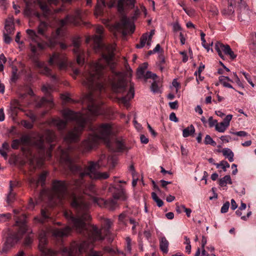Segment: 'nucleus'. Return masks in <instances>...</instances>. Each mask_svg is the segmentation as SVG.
<instances>
[{"label":"nucleus","instance_id":"48","mask_svg":"<svg viewBox=\"0 0 256 256\" xmlns=\"http://www.w3.org/2000/svg\"><path fill=\"white\" fill-rule=\"evenodd\" d=\"M26 115L28 117L32 122L36 121V115L32 112L28 111L26 113Z\"/></svg>","mask_w":256,"mask_h":256},{"label":"nucleus","instance_id":"37","mask_svg":"<svg viewBox=\"0 0 256 256\" xmlns=\"http://www.w3.org/2000/svg\"><path fill=\"white\" fill-rule=\"evenodd\" d=\"M165 59L162 56H160L158 58V63L160 70L162 72L164 69V64Z\"/></svg>","mask_w":256,"mask_h":256},{"label":"nucleus","instance_id":"53","mask_svg":"<svg viewBox=\"0 0 256 256\" xmlns=\"http://www.w3.org/2000/svg\"><path fill=\"white\" fill-rule=\"evenodd\" d=\"M232 118V114H228L224 118L222 122L228 126H230V121L231 120Z\"/></svg>","mask_w":256,"mask_h":256},{"label":"nucleus","instance_id":"54","mask_svg":"<svg viewBox=\"0 0 256 256\" xmlns=\"http://www.w3.org/2000/svg\"><path fill=\"white\" fill-rule=\"evenodd\" d=\"M158 86L156 82L152 83L151 86V90L154 92H158Z\"/></svg>","mask_w":256,"mask_h":256},{"label":"nucleus","instance_id":"46","mask_svg":"<svg viewBox=\"0 0 256 256\" xmlns=\"http://www.w3.org/2000/svg\"><path fill=\"white\" fill-rule=\"evenodd\" d=\"M21 123L26 128L31 129L33 127V124L27 120H22Z\"/></svg>","mask_w":256,"mask_h":256},{"label":"nucleus","instance_id":"63","mask_svg":"<svg viewBox=\"0 0 256 256\" xmlns=\"http://www.w3.org/2000/svg\"><path fill=\"white\" fill-rule=\"evenodd\" d=\"M180 54L182 56V62H186L188 60V56L186 54V52L185 51L180 52Z\"/></svg>","mask_w":256,"mask_h":256},{"label":"nucleus","instance_id":"21","mask_svg":"<svg viewBox=\"0 0 256 256\" xmlns=\"http://www.w3.org/2000/svg\"><path fill=\"white\" fill-rule=\"evenodd\" d=\"M47 174L48 172H44L40 175L38 180H36L34 178H31L30 180V184H36V185L41 184L42 186H43L44 184Z\"/></svg>","mask_w":256,"mask_h":256},{"label":"nucleus","instance_id":"11","mask_svg":"<svg viewBox=\"0 0 256 256\" xmlns=\"http://www.w3.org/2000/svg\"><path fill=\"white\" fill-rule=\"evenodd\" d=\"M113 198L109 199L104 200L103 198H99L98 197H92V200L94 205H98L100 207L104 206L110 210H114L118 207L116 200L120 199L122 200H125L126 196L123 190L119 189L116 190L113 193Z\"/></svg>","mask_w":256,"mask_h":256},{"label":"nucleus","instance_id":"64","mask_svg":"<svg viewBox=\"0 0 256 256\" xmlns=\"http://www.w3.org/2000/svg\"><path fill=\"white\" fill-rule=\"evenodd\" d=\"M32 242V238L30 236H27L24 240V244L26 246H30Z\"/></svg>","mask_w":256,"mask_h":256},{"label":"nucleus","instance_id":"3","mask_svg":"<svg viewBox=\"0 0 256 256\" xmlns=\"http://www.w3.org/2000/svg\"><path fill=\"white\" fill-rule=\"evenodd\" d=\"M62 114L65 120L59 118H52L50 122V124L56 126L59 130H62L66 128L68 121H75L76 126L72 130L68 132L64 137V140L66 143L78 141L86 122L92 120V118L80 112H75L68 109L64 110Z\"/></svg>","mask_w":256,"mask_h":256},{"label":"nucleus","instance_id":"32","mask_svg":"<svg viewBox=\"0 0 256 256\" xmlns=\"http://www.w3.org/2000/svg\"><path fill=\"white\" fill-rule=\"evenodd\" d=\"M112 224V222L110 219H105L104 224V230L105 232L106 235L109 232L110 229Z\"/></svg>","mask_w":256,"mask_h":256},{"label":"nucleus","instance_id":"49","mask_svg":"<svg viewBox=\"0 0 256 256\" xmlns=\"http://www.w3.org/2000/svg\"><path fill=\"white\" fill-rule=\"evenodd\" d=\"M242 74L244 76L248 82L252 86L254 87V84L252 82L249 74L244 72H242Z\"/></svg>","mask_w":256,"mask_h":256},{"label":"nucleus","instance_id":"23","mask_svg":"<svg viewBox=\"0 0 256 256\" xmlns=\"http://www.w3.org/2000/svg\"><path fill=\"white\" fill-rule=\"evenodd\" d=\"M39 6L46 16L50 14V10L48 7V2L46 1L39 0L38 1Z\"/></svg>","mask_w":256,"mask_h":256},{"label":"nucleus","instance_id":"18","mask_svg":"<svg viewBox=\"0 0 256 256\" xmlns=\"http://www.w3.org/2000/svg\"><path fill=\"white\" fill-rule=\"evenodd\" d=\"M106 6L105 0H98L95 8L94 14L96 17L102 16L104 13V8Z\"/></svg>","mask_w":256,"mask_h":256},{"label":"nucleus","instance_id":"55","mask_svg":"<svg viewBox=\"0 0 256 256\" xmlns=\"http://www.w3.org/2000/svg\"><path fill=\"white\" fill-rule=\"evenodd\" d=\"M236 192L240 196L244 195L246 193L245 188L243 186H238L236 190Z\"/></svg>","mask_w":256,"mask_h":256},{"label":"nucleus","instance_id":"61","mask_svg":"<svg viewBox=\"0 0 256 256\" xmlns=\"http://www.w3.org/2000/svg\"><path fill=\"white\" fill-rule=\"evenodd\" d=\"M147 126L152 135L154 137L156 136H157V133L154 131V130H153V128L148 123H147Z\"/></svg>","mask_w":256,"mask_h":256},{"label":"nucleus","instance_id":"24","mask_svg":"<svg viewBox=\"0 0 256 256\" xmlns=\"http://www.w3.org/2000/svg\"><path fill=\"white\" fill-rule=\"evenodd\" d=\"M219 81L224 86L233 88L232 86L229 84L228 82H232L228 76H220L219 77Z\"/></svg>","mask_w":256,"mask_h":256},{"label":"nucleus","instance_id":"60","mask_svg":"<svg viewBox=\"0 0 256 256\" xmlns=\"http://www.w3.org/2000/svg\"><path fill=\"white\" fill-rule=\"evenodd\" d=\"M170 120L171 121L174 122H178V118H176V115L174 112H172L170 115Z\"/></svg>","mask_w":256,"mask_h":256},{"label":"nucleus","instance_id":"58","mask_svg":"<svg viewBox=\"0 0 256 256\" xmlns=\"http://www.w3.org/2000/svg\"><path fill=\"white\" fill-rule=\"evenodd\" d=\"M19 184V182L18 181H10V190H12L13 188L18 186Z\"/></svg>","mask_w":256,"mask_h":256},{"label":"nucleus","instance_id":"7","mask_svg":"<svg viewBox=\"0 0 256 256\" xmlns=\"http://www.w3.org/2000/svg\"><path fill=\"white\" fill-rule=\"evenodd\" d=\"M28 36V40L30 42V48L32 54L30 55V58L34 63L35 66L40 68V72L48 76H52L54 80H56V75H52L51 70L48 68L45 64L40 62L38 60V51L42 50L44 48V45L39 42L40 38L36 32L32 30L28 29L26 30Z\"/></svg>","mask_w":256,"mask_h":256},{"label":"nucleus","instance_id":"56","mask_svg":"<svg viewBox=\"0 0 256 256\" xmlns=\"http://www.w3.org/2000/svg\"><path fill=\"white\" fill-rule=\"evenodd\" d=\"M145 70H144L142 68H140V66L138 68V70H137V75L139 77H142V76H144V77Z\"/></svg>","mask_w":256,"mask_h":256},{"label":"nucleus","instance_id":"20","mask_svg":"<svg viewBox=\"0 0 256 256\" xmlns=\"http://www.w3.org/2000/svg\"><path fill=\"white\" fill-rule=\"evenodd\" d=\"M35 220L41 223H44L50 220L51 218L46 210L42 209L41 210L40 216V217H36Z\"/></svg>","mask_w":256,"mask_h":256},{"label":"nucleus","instance_id":"22","mask_svg":"<svg viewBox=\"0 0 256 256\" xmlns=\"http://www.w3.org/2000/svg\"><path fill=\"white\" fill-rule=\"evenodd\" d=\"M169 242L166 237L162 236L160 238V248L164 254L168 252Z\"/></svg>","mask_w":256,"mask_h":256},{"label":"nucleus","instance_id":"43","mask_svg":"<svg viewBox=\"0 0 256 256\" xmlns=\"http://www.w3.org/2000/svg\"><path fill=\"white\" fill-rule=\"evenodd\" d=\"M126 250L129 253H130L132 250V240L129 237H127L126 239Z\"/></svg>","mask_w":256,"mask_h":256},{"label":"nucleus","instance_id":"2","mask_svg":"<svg viewBox=\"0 0 256 256\" xmlns=\"http://www.w3.org/2000/svg\"><path fill=\"white\" fill-rule=\"evenodd\" d=\"M104 28L102 26H98L96 29L97 34L86 38V42L91 40L94 42V48L96 51L105 49L106 52L102 54V58L98 62H93L88 66V70L84 74L83 84L86 86L90 92L85 96V100L88 102V112L93 116L102 114L104 110L102 107V102L97 100L106 90L107 86H110L116 92H124L126 90V82L122 74L114 72L113 79L107 78L104 76V70L106 65L114 66L112 62L115 46L114 45L104 46L102 43Z\"/></svg>","mask_w":256,"mask_h":256},{"label":"nucleus","instance_id":"26","mask_svg":"<svg viewBox=\"0 0 256 256\" xmlns=\"http://www.w3.org/2000/svg\"><path fill=\"white\" fill-rule=\"evenodd\" d=\"M222 153L224 156H225L226 158H228V160L230 162H232L234 161V153L233 152L228 148H224L222 150Z\"/></svg>","mask_w":256,"mask_h":256},{"label":"nucleus","instance_id":"17","mask_svg":"<svg viewBox=\"0 0 256 256\" xmlns=\"http://www.w3.org/2000/svg\"><path fill=\"white\" fill-rule=\"evenodd\" d=\"M42 91L46 92L47 94V98H42L40 101V106L46 103L49 104L50 106L52 104V98L51 96L50 92L52 90V88L50 86H43L42 88Z\"/></svg>","mask_w":256,"mask_h":256},{"label":"nucleus","instance_id":"6","mask_svg":"<svg viewBox=\"0 0 256 256\" xmlns=\"http://www.w3.org/2000/svg\"><path fill=\"white\" fill-rule=\"evenodd\" d=\"M82 12L80 10H76L74 15H67L64 19L60 21V27L58 28L54 33H53L51 37H49L46 34L48 25L44 22H41L38 28V34L44 36L49 41L50 46H54L57 42V38L61 34L62 31V27L68 24L78 26L80 24L82 19Z\"/></svg>","mask_w":256,"mask_h":256},{"label":"nucleus","instance_id":"29","mask_svg":"<svg viewBox=\"0 0 256 256\" xmlns=\"http://www.w3.org/2000/svg\"><path fill=\"white\" fill-rule=\"evenodd\" d=\"M195 132V128L193 125L191 124L184 128L182 131V136L184 138H187Z\"/></svg>","mask_w":256,"mask_h":256},{"label":"nucleus","instance_id":"34","mask_svg":"<svg viewBox=\"0 0 256 256\" xmlns=\"http://www.w3.org/2000/svg\"><path fill=\"white\" fill-rule=\"evenodd\" d=\"M12 218V214L10 213L0 214V222H5L9 220Z\"/></svg>","mask_w":256,"mask_h":256},{"label":"nucleus","instance_id":"50","mask_svg":"<svg viewBox=\"0 0 256 256\" xmlns=\"http://www.w3.org/2000/svg\"><path fill=\"white\" fill-rule=\"evenodd\" d=\"M10 35V34H6L5 32H4V42L6 44H10L12 40Z\"/></svg>","mask_w":256,"mask_h":256},{"label":"nucleus","instance_id":"13","mask_svg":"<svg viewBox=\"0 0 256 256\" xmlns=\"http://www.w3.org/2000/svg\"><path fill=\"white\" fill-rule=\"evenodd\" d=\"M80 42L79 37L74 38L72 40V45L74 47L73 52L76 56V62L78 64L82 65L84 62V54L80 48Z\"/></svg>","mask_w":256,"mask_h":256},{"label":"nucleus","instance_id":"8","mask_svg":"<svg viewBox=\"0 0 256 256\" xmlns=\"http://www.w3.org/2000/svg\"><path fill=\"white\" fill-rule=\"evenodd\" d=\"M134 3L135 0H118V2L117 8L121 14V18L120 21L115 24L114 28L117 32H122L124 36L129 32L133 33L134 30V28L129 18L124 14V5L132 8L134 7Z\"/></svg>","mask_w":256,"mask_h":256},{"label":"nucleus","instance_id":"47","mask_svg":"<svg viewBox=\"0 0 256 256\" xmlns=\"http://www.w3.org/2000/svg\"><path fill=\"white\" fill-rule=\"evenodd\" d=\"M144 78L146 79L150 78L155 80L157 78V76L156 74H153L151 72L148 71L144 75Z\"/></svg>","mask_w":256,"mask_h":256},{"label":"nucleus","instance_id":"36","mask_svg":"<svg viewBox=\"0 0 256 256\" xmlns=\"http://www.w3.org/2000/svg\"><path fill=\"white\" fill-rule=\"evenodd\" d=\"M216 166L217 168H219L221 166L224 172L226 171V168H228L230 166L229 164L226 161L224 160H222L220 163L216 164Z\"/></svg>","mask_w":256,"mask_h":256},{"label":"nucleus","instance_id":"57","mask_svg":"<svg viewBox=\"0 0 256 256\" xmlns=\"http://www.w3.org/2000/svg\"><path fill=\"white\" fill-rule=\"evenodd\" d=\"M108 163H111L112 166L114 168L115 166L116 163V160L113 156H109L107 158Z\"/></svg>","mask_w":256,"mask_h":256},{"label":"nucleus","instance_id":"28","mask_svg":"<svg viewBox=\"0 0 256 256\" xmlns=\"http://www.w3.org/2000/svg\"><path fill=\"white\" fill-rule=\"evenodd\" d=\"M234 12V10L232 2H228V7L222 10V14L224 16H230Z\"/></svg>","mask_w":256,"mask_h":256},{"label":"nucleus","instance_id":"30","mask_svg":"<svg viewBox=\"0 0 256 256\" xmlns=\"http://www.w3.org/2000/svg\"><path fill=\"white\" fill-rule=\"evenodd\" d=\"M228 127L224 123L222 122L220 123L217 122L216 124L215 129L220 132H224Z\"/></svg>","mask_w":256,"mask_h":256},{"label":"nucleus","instance_id":"16","mask_svg":"<svg viewBox=\"0 0 256 256\" xmlns=\"http://www.w3.org/2000/svg\"><path fill=\"white\" fill-rule=\"evenodd\" d=\"M134 85L133 84L130 83L128 91L126 96L118 98V102L123 104L125 106H127L128 105L129 100L134 98Z\"/></svg>","mask_w":256,"mask_h":256},{"label":"nucleus","instance_id":"62","mask_svg":"<svg viewBox=\"0 0 256 256\" xmlns=\"http://www.w3.org/2000/svg\"><path fill=\"white\" fill-rule=\"evenodd\" d=\"M234 135L239 136H248V133L244 131H239L233 133Z\"/></svg>","mask_w":256,"mask_h":256},{"label":"nucleus","instance_id":"40","mask_svg":"<svg viewBox=\"0 0 256 256\" xmlns=\"http://www.w3.org/2000/svg\"><path fill=\"white\" fill-rule=\"evenodd\" d=\"M106 158V156L105 154H102L100 157V158L98 160V162H96V163H95L96 164V167L98 166V167H100V166H106V164H104L102 163V160H105Z\"/></svg>","mask_w":256,"mask_h":256},{"label":"nucleus","instance_id":"44","mask_svg":"<svg viewBox=\"0 0 256 256\" xmlns=\"http://www.w3.org/2000/svg\"><path fill=\"white\" fill-rule=\"evenodd\" d=\"M12 191L10 190V192L7 197V202L8 204L12 202L15 198V194L12 192Z\"/></svg>","mask_w":256,"mask_h":256},{"label":"nucleus","instance_id":"38","mask_svg":"<svg viewBox=\"0 0 256 256\" xmlns=\"http://www.w3.org/2000/svg\"><path fill=\"white\" fill-rule=\"evenodd\" d=\"M20 140L21 144H26L30 142L31 138L28 135H23L21 136Z\"/></svg>","mask_w":256,"mask_h":256},{"label":"nucleus","instance_id":"51","mask_svg":"<svg viewBox=\"0 0 256 256\" xmlns=\"http://www.w3.org/2000/svg\"><path fill=\"white\" fill-rule=\"evenodd\" d=\"M210 11L212 12L213 16L218 15V8L214 6H210Z\"/></svg>","mask_w":256,"mask_h":256},{"label":"nucleus","instance_id":"9","mask_svg":"<svg viewBox=\"0 0 256 256\" xmlns=\"http://www.w3.org/2000/svg\"><path fill=\"white\" fill-rule=\"evenodd\" d=\"M26 216L24 214H22V218H16V225L18 226L16 232L8 230L6 236V240L2 248L3 252H6L13 246L22 238V236L28 230L26 224Z\"/></svg>","mask_w":256,"mask_h":256},{"label":"nucleus","instance_id":"25","mask_svg":"<svg viewBox=\"0 0 256 256\" xmlns=\"http://www.w3.org/2000/svg\"><path fill=\"white\" fill-rule=\"evenodd\" d=\"M227 184H232V180L230 175H226L219 180L220 186H226Z\"/></svg>","mask_w":256,"mask_h":256},{"label":"nucleus","instance_id":"59","mask_svg":"<svg viewBox=\"0 0 256 256\" xmlns=\"http://www.w3.org/2000/svg\"><path fill=\"white\" fill-rule=\"evenodd\" d=\"M169 106L171 109H176L178 108V101L170 102L169 103Z\"/></svg>","mask_w":256,"mask_h":256},{"label":"nucleus","instance_id":"42","mask_svg":"<svg viewBox=\"0 0 256 256\" xmlns=\"http://www.w3.org/2000/svg\"><path fill=\"white\" fill-rule=\"evenodd\" d=\"M20 109V107H14V106H10V112L12 116L14 118L16 116L18 110Z\"/></svg>","mask_w":256,"mask_h":256},{"label":"nucleus","instance_id":"41","mask_svg":"<svg viewBox=\"0 0 256 256\" xmlns=\"http://www.w3.org/2000/svg\"><path fill=\"white\" fill-rule=\"evenodd\" d=\"M21 144L20 140L15 139L12 141L11 144L12 148L14 150L18 148L20 145Z\"/></svg>","mask_w":256,"mask_h":256},{"label":"nucleus","instance_id":"1","mask_svg":"<svg viewBox=\"0 0 256 256\" xmlns=\"http://www.w3.org/2000/svg\"><path fill=\"white\" fill-rule=\"evenodd\" d=\"M77 174L78 178L68 182L64 180H54L52 182V193L49 194L46 190H42L36 202L38 204L46 196L52 205L58 206L62 204L69 197L70 205L76 210V216H74L72 213L68 210L64 212V216L72 227L78 232L82 234L86 240L81 242H74L69 248L62 246L58 251H54L46 247L48 236L51 234L54 238L61 240L70 234L72 228L69 226L62 228H48L46 231L41 230L38 236V248L44 256H57L58 253H60L62 256H75L86 250H91L95 241L102 240L104 238L102 230H99L95 226L86 224L91 218L89 208L90 205L94 204L92 198L96 197L94 196L97 194L96 186L92 184L87 186L84 177L81 178L79 174Z\"/></svg>","mask_w":256,"mask_h":256},{"label":"nucleus","instance_id":"33","mask_svg":"<svg viewBox=\"0 0 256 256\" xmlns=\"http://www.w3.org/2000/svg\"><path fill=\"white\" fill-rule=\"evenodd\" d=\"M152 197L158 207H161L163 206L164 202L158 196L157 194L154 192L152 193Z\"/></svg>","mask_w":256,"mask_h":256},{"label":"nucleus","instance_id":"52","mask_svg":"<svg viewBox=\"0 0 256 256\" xmlns=\"http://www.w3.org/2000/svg\"><path fill=\"white\" fill-rule=\"evenodd\" d=\"M208 122L209 126L210 128H212L214 126H216V124L218 122V121L216 120H214L212 116H210L208 118Z\"/></svg>","mask_w":256,"mask_h":256},{"label":"nucleus","instance_id":"27","mask_svg":"<svg viewBox=\"0 0 256 256\" xmlns=\"http://www.w3.org/2000/svg\"><path fill=\"white\" fill-rule=\"evenodd\" d=\"M6 34H12L14 32V25L12 22H6L5 24Z\"/></svg>","mask_w":256,"mask_h":256},{"label":"nucleus","instance_id":"15","mask_svg":"<svg viewBox=\"0 0 256 256\" xmlns=\"http://www.w3.org/2000/svg\"><path fill=\"white\" fill-rule=\"evenodd\" d=\"M154 34V30H151L150 34L147 32L144 34L140 38V43L136 44V47L138 48H142L145 46L146 42L147 46H150L152 37Z\"/></svg>","mask_w":256,"mask_h":256},{"label":"nucleus","instance_id":"4","mask_svg":"<svg viewBox=\"0 0 256 256\" xmlns=\"http://www.w3.org/2000/svg\"><path fill=\"white\" fill-rule=\"evenodd\" d=\"M112 124L109 123L102 124L96 126H93L88 138L82 142L80 150L82 152L90 150L95 148L100 140L104 142L112 150L120 152L123 150L124 144L122 141L118 140L115 142V149L110 147V137L112 134Z\"/></svg>","mask_w":256,"mask_h":256},{"label":"nucleus","instance_id":"45","mask_svg":"<svg viewBox=\"0 0 256 256\" xmlns=\"http://www.w3.org/2000/svg\"><path fill=\"white\" fill-rule=\"evenodd\" d=\"M230 207V202H226L222 206L220 210V212L222 214L226 212Z\"/></svg>","mask_w":256,"mask_h":256},{"label":"nucleus","instance_id":"14","mask_svg":"<svg viewBox=\"0 0 256 256\" xmlns=\"http://www.w3.org/2000/svg\"><path fill=\"white\" fill-rule=\"evenodd\" d=\"M215 49L218 56L224 60V56L222 53V51L226 55H228L232 60H234L236 57V54L232 50L230 46L228 44L224 45L222 43L217 42L215 44Z\"/></svg>","mask_w":256,"mask_h":256},{"label":"nucleus","instance_id":"10","mask_svg":"<svg viewBox=\"0 0 256 256\" xmlns=\"http://www.w3.org/2000/svg\"><path fill=\"white\" fill-rule=\"evenodd\" d=\"M33 138V145L38 150L42 156H43L44 153L46 148V142L50 146V150L47 152V154L49 157H50V150L53 148V146L50 143L54 142L56 138L54 132L52 130H48L44 132V134L39 133L36 134Z\"/></svg>","mask_w":256,"mask_h":256},{"label":"nucleus","instance_id":"39","mask_svg":"<svg viewBox=\"0 0 256 256\" xmlns=\"http://www.w3.org/2000/svg\"><path fill=\"white\" fill-rule=\"evenodd\" d=\"M32 14V10L29 6L28 4H26V6L24 10V14L27 16H30Z\"/></svg>","mask_w":256,"mask_h":256},{"label":"nucleus","instance_id":"31","mask_svg":"<svg viewBox=\"0 0 256 256\" xmlns=\"http://www.w3.org/2000/svg\"><path fill=\"white\" fill-rule=\"evenodd\" d=\"M127 214L126 212H122L118 216V220L120 224H122L124 226L127 225L126 218Z\"/></svg>","mask_w":256,"mask_h":256},{"label":"nucleus","instance_id":"12","mask_svg":"<svg viewBox=\"0 0 256 256\" xmlns=\"http://www.w3.org/2000/svg\"><path fill=\"white\" fill-rule=\"evenodd\" d=\"M48 63L50 65H56L59 69L64 70L68 66V60L64 54L54 52L50 57Z\"/></svg>","mask_w":256,"mask_h":256},{"label":"nucleus","instance_id":"19","mask_svg":"<svg viewBox=\"0 0 256 256\" xmlns=\"http://www.w3.org/2000/svg\"><path fill=\"white\" fill-rule=\"evenodd\" d=\"M30 165L34 169L40 166L42 164V160L40 158H38L34 155L30 154L28 158Z\"/></svg>","mask_w":256,"mask_h":256},{"label":"nucleus","instance_id":"5","mask_svg":"<svg viewBox=\"0 0 256 256\" xmlns=\"http://www.w3.org/2000/svg\"><path fill=\"white\" fill-rule=\"evenodd\" d=\"M72 150V147L70 146H68L66 148L60 146L58 154L60 155V162L66 164L72 173L79 174L81 178L89 176L94 180H106L109 177L108 172L96 171V164L94 162H90L88 166L84 168L74 164L70 156Z\"/></svg>","mask_w":256,"mask_h":256},{"label":"nucleus","instance_id":"35","mask_svg":"<svg viewBox=\"0 0 256 256\" xmlns=\"http://www.w3.org/2000/svg\"><path fill=\"white\" fill-rule=\"evenodd\" d=\"M204 142L206 144H210L214 146L216 144V142L212 140L210 135L208 134L206 135L204 138Z\"/></svg>","mask_w":256,"mask_h":256}]
</instances>
